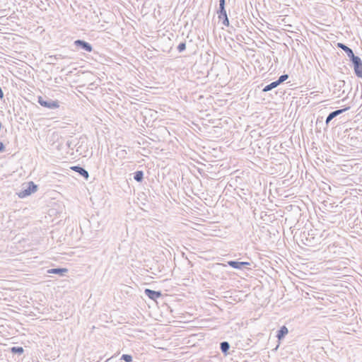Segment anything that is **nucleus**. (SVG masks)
<instances>
[{
  "label": "nucleus",
  "instance_id": "nucleus-2",
  "mask_svg": "<svg viewBox=\"0 0 362 362\" xmlns=\"http://www.w3.org/2000/svg\"><path fill=\"white\" fill-rule=\"evenodd\" d=\"M37 102L41 106L49 109H55L59 106L58 101H54L49 98L45 99L42 96L38 97Z\"/></svg>",
  "mask_w": 362,
  "mask_h": 362
},
{
  "label": "nucleus",
  "instance_id": "nucleus-25",
  "mask_svg": "<svg viewBox=\"0 0 362 362\" xmlns=\"http://www.w3.org/2000/svg\"><path fill=\"white\" fill-rule=\"evenodd\" d=\"M221 21L223 25L226 27H228L230 25L228 18L227 19L225 18L223 20H221Z\"/></svg>",
  "mask_w": 362,
  "mask_h": 362
},
{
  "label": "nucleus",
  "instance_id": "nucleus-13",
  "mask_svg": "<svg viewBox=\"0 0 362 362\" xmlns=\"http://www.w3.org/2000/svg\"><path fill=\"white\" fill-rule=\"evenodd\" d=\"M230 347V344L226 341H222L220 344V349L225 356H227L229 354L228 351Z\"/></svg>",
  "mask_w": 362,
  "mask_h": 362
},
{
  "label": "nucleus",
  "instance_id": "nucleus-10",
  "mask_svg": "<svg viewBox=\"0 0 362 362\" xmlns=\"http://www.w3.org/2000/svg\"><path fill=\"white\" fill-rule=\"evenodd\" d=\"M318 240H319L318 239L315 238V237L314 236L313 233V234H310L308 233V236L305 237L303 243L305 245H308V246H310V247H313V246H315L316 244H317Z\"/></svg>",
  "mask_w": 362,
  "mask_h": 362
},
{
  "label": "nucleus",
  "instance_id": "nucleus-6",
  "mask_svg": "<svg viewBox=\"0 0 362 362\" xmlns=\"http://www.w3.org/2000/svg\"><path fill=\"white\" fill-rule=\"evenodd\" d=\"M227 264L230 267L237 269H243L245 268L247 266L251 265V263L248 262H238L235 260L228 261Z\"/></svg>",
  "mask_w": 362,
  "mask_h": 362
},
{
  "label": "nucleus",
  "instance_id": "nucleus-24",
  "mask_svg": "<svg viewBox=\"0 0 362 362\" xmlns=\"http://www.w3.org/2000/svg\"><path fill=\"white\" fill-rule=\"evenodd\" d=\"M218 18L220 21L221 20H223V19H227L228 18V15H227V13H220L218 15Z\"/></svg>",
  "mask_w": 362,
  "mask_h": 362
},
{
  "label": "nucleus",
  "instance_id": "nucleus-14",
  "mask_svg": "<svg viewBox=\"0 0 362 362\" xmlns=\"http://www.w3.org/2000/svg\"><path fill=\"white\" fill-rule=\"evenodd\" d=\"M76 142V138L74 139L73 136H70V138L66 141V145L69 149L73 150L76 146L78 144V143Z\"/></svg>",
  "mask_w": 362,
  "mask_h": 362
},
{
  "label": "nucleus",
  "instance_id": "nucleus-7",
  "mask_svg": "<svg viewBox=\"0 0 362 362\" xmlns=\"http://www.w3.org/2000/svg\"><path fill=\"white\" fill-rule=\"evenodd\" d=\"M350 107H346L343 109H339V110H334V111H332L331 112L328 116L326 118V120H325V123L327 125L329 124V123L334 119L336 117H337L338 115L342 114L343 112H344L345 111L349 110Z\"/></svg>",
  "mask_w": 362,
  "mask_h": 362
},
{
  "label": "nucleus",
  "instance_id": "nucleus-18",
  "mask_svg": "<svg viewBox=\"0 0 362 362\" xmlns=\"http://www.w3.org/2000/svg\"><path fill=\"white\" fill-rule=\"evenodd\" d=\"M11 352L13 354H23L24 352V349L21 346H13L11 348Z\"/></svg>",
  "mask_w": 362,
  "mask_h": 362
},
{
  "label": "nucleus",
  "instance_id": "nucleus-9",
  "mask_svg": "<svg viewBox=\"0 0 362 362\" xmlns=\"http://www.w3.org/2000/svg\"><path fill=\"white\" fill-rule=\"evenodd\" d=\"M144 293L146 296H148L150 299L156 300L158 298L162 296V293L160 291H153L149 288H146L144 291Z\"/></svg>",
  "mask_w": 362,
  "mask_h": 362
},
{
  "label": "nucleus",
  "instance_id": "nucleus-26",
  "mask_svg": "<svg viewBox=\"0 0 362 362\" xmlns=\"http://www.w3.org/2000/svg\"><path fill=\"white\" fill-rule=\"evenodd\" d=\"M5 151V146L3 142L0 141V152H4Z\"/></svg>",
  "mask_w": 362,
  "mask_h": 362
},
{
  "label": "nucleus",
  "instance_id": "nucleus-1",
  "mask_svg": "<svg viewBox=\"0 0 362 362\" xmlns=\"http://www.w3.org/2000/svg\"><path fill=\"white\" fill-rule=\"evenodd\" d=\"M37 190V185L30 181L27 183L25 187L22 188V189L18 193V195L20 198H25L35 192Z\"/></svg>",
  "mask_w": 362,
  "mask_h": 362
},
{
  "label": "nucleus",
  "instance_id": "nucleus-22",
  "mask_svg": "<svg viewBox=\"0 0 362 362\" xmlns=\"http://www.w3.org/2000/svg\"><path fill=\"white\" fill-rule=\"evenodd\" d=\"M348 57L349 58V60L351 62H354L355 59H356L358 57V56H356L353 52V50L351 52H350L349 54H347Z\"/></svg>",
  "mask_w": 362,
  "mask_h": 362
},
{
  "label": "nucleus",
  "instance_id": "nucleus-3",
  "mask_svg": "<svg viewBox=\"0 0 362 362\" xmlns=\"http://www.w3.org/2000/svg\"><path fill=\"white\" fill-rule=\"evenodd\" d=\"M74 45L76 48L82 49L87 52H91L93 51V46L89 42L83 40H76L74 42Z\"/></svg>",
  "mask_w": 362,
  "mask_h": 362
},
{
  "label": "nucleus",
  "instance_id": "nucleus-19",
  "mask_svg": "<svg viewBox=\"0 0 362 362\" xmlns=\"http://www.w3.org/2000/svg\"><path fill=\"white\" fill-rule=\"evenodd\" d=\"M288 78V74H283L279 76V78L276 80V82L278 83L279 85H280L281 83H282L283 82L286 81Z\"/></svg>",
  "mask_w": 362,
  "mask_h": 362
},
{
  "label": "nucleus",
  "instance_id": "nucleus-17",
  "mask_svg": "<svg viewBox=\"0 0 362 362\" xmlns=\"http://www.w3.org/2000/svg\"><path fill=\"white\" fill-rule=\"evenodd\" d=\"M337 47L338 48H340V49H341L342 50H344V51L345 52V53L346 54V55H347V54H349L350 52H351V51H352V49H351L350 47H348V46H346L345 44L341 43V42H338V43L337 44Z\"/></svg>",
  "mask_w": 362,
  "mask_h": 362
},
{
  "label": "nucleus",
  "instance_id": "nucleus-15",
  "mask_svg": "<svg viewBox=\"0 0 362 362\" xmlns=\"http://www.w3.org/2000/svg\"><path fill=\"white\" fill-rule=\"evenodd\" d=\"M134 179L138 182H141L144 180V172L142 170L136 171L134 173Z\"/></svg>",
  "mask_w": 362,
  "mask_h": 362
},
{
  "label": "nucleus",
  "instance_id": "nucleus-4",
  "mask_svg": "<svg viewBox=\"0 0 362 362\" xmlns=\"http://www.w3.org/2000/svg\"><path fill=\"white\" fill-rule=\"evenodd\" d=\"M354 74L358 78H362V60L360 57H358L354 62H351Z\"/></svg>",
  "mask_w": 362,
  "mask_h": 362
},
{
  "label": "nucleus",
  "instance_id": "nucleus-8",
  "mask_svg": "<svg viewBox=\"0 0 362 362\" xmlns=\"http://www.w3.org/2000/svg\"><path fill=\"white\" fill-rule=\"evenodd\" d=\"M71 170H74V172L78 173L80 175H81L83 178H85L86 180H88L89 177V173L88 172L83 168V167L80 165H74L70 168Z\"/></svg>",
  "mask_w": 362,
  "mask_h": 362
},
{
  "label": "nucleus",
  "instance_id": "nucleus-23",
  "mask_svg": "<svg viewBox=\"0 0 362 362\" xmlns=\"http://www.w3.org/2000/svg\"><path fill=\"white\" fill-rule=\"evenodd\" d=\"M226 12V10L225 6H219V8L217 11V14L218 15L220 13H223Z\"/></svg>",
  "mask_w": 362,
  "mask_h": 362
},
{
  "label": "nucleus",
  "instance_id": "nucleus-21",
  "mask_svg": "<svg viewBox=\"0 0 362 362\" xmlns=\"http://www.w3.org/2000/svg\"><path fill=\"white\" fill-rule=\"evenodd\" d=\"M186 49V42H180L178 46L177 47V49L179 52H182L185 50Z\"/></svg>",
  "mask_w": 362,
  "mask_h": 362
},
{
  "label": "nucleus",
  "instance_id": "nucleus-11",
  "mask_svg": "<svg viewBox=\"0 0 362 362\" xmlns=\"http://www.w3.org/2000/svg\"><path fill=\"white\" fill-rule=\"evenodd\" d=\"M47 272L49 274H58L59 276H63L68 272V269L66 268H53L49 269Z\"/></svg>",
  "mask_w": 362,
  "mask_h": 362
},
{
  "label": "nucleus",
  "instance_id": "nucleus-16",
  "mask_svg": "<svg viewBox=\"0 0 362 362\" xmlns=\"http://www.w3.org/2000/svg\"><path fill=\"white\" fill-rule=\"evenodd\" d=\"M278 86H279L278 84V83L276 82V81H273L271 83L267 85L262 90L263 92H267V91H269V90H272V89L276 88Z\"/></svg>",
  "mask_w": 362,
  "mask_h": 362
},
{
  "label": "nucleus",
  "instance_id": "nucleus-12",
  "mask_svg": "<svg viewBox=\"0 0 362 362\" xmlns=\"http://www.w3.org/2000/svg\"><path fill=\"white\" fill-rule=\"evenodd\" d=\"M288 328L285 325H284L278 330L276 337L280 341L285 337V336L288 334Z\"/></svg>",
  "mask_w": 362,
  "mask_h": 362
},
{
  "label": "nucleus",
  "instance_id": "nucleus-28",
  "mask_svg": "<svg viewBox=\"0 0 362 362\" xmlns=\"http://www.w3.org/2000/svg\"><path fill=\"white\" fill-rule=\"evenodd\" d=\"M345 85L344 81H339V86L341 88V86H344Z\"/></svg>",
  "mask_w": 362,
  "mask_h": 362
},
{
  "label": "nucleus",
  "instance_id": "nucleus-29",
  "mask_svg": "<svg viewBox=\"0 0 362 362\" xmlns=\"http://www.w3.org/2000/svg\"><path fill=\"white\" fill-rule=\"evenodd\" d=\"M120 153H121V155H122V156H124L125 154H127V152H126V151H125V150H122V151H120Z\"/></svg>",
  "mask_w": 362,
  "mask_h": 362
},
{
  "label": "nucleus",
  "instance_id": "nucleus-20",
  "mask_svg": "<svg viewBox=\"0 0 362 362\" xmlns=\"http://www.w3.org/2000/svg\"><path fill=\"white\" fill-rule=\"evenodd\" d=\"M121 360H123L125 362H132L133 361V358L131 355L129 354H123L122 356H121Z\"/></svg>",
  "mask_w": 362,
  "mask_h": 362
},
{
  "label": "nucleus",
  "instance_id": "nucleus-5",
  "mask_svg": "<svg viewBox=\"0 0 362 362\" xmlns=\"http://www.w3.org/2000/svg\"><path fill=\"white\" fill-rule=\"evenodd\" d=\"M78 144L76 146V152L79 153V155H82L84 152L87 151V145H86V138L80 137L77 139V142Z\"/></svg>",
  "mask_w": 362,
  "mask_h": 362
},
{
  "label": "nucleus",
  "instance_id": "nucleus-27",
  "mask_svg": "<svg viewBox=\"0 0 362 362\" xmlns=\"http://www.w3.org/2000/svg\"><path fill=\"white\" fill-rule=\"evenodd\" d=\"M219 6H226V0H219Z\"/></svg>",
  "mask_w": 362,
  "mask_h": 362
}]
</instances>
